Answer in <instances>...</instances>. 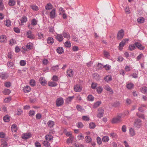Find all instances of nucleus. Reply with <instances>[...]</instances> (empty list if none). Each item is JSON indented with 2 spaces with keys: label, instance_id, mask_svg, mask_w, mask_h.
I'll return each mask as SVG.
<instances>
[{
  "label": "nucleus",
  "instance_id": "obj_1",
  "mask_svg": "<svg viewBox=\"0 0 147 147\" xmlns=\"http://www.w3.org/2000/svg\"><path fill=\"white\" fill-rule=\"evenodd\" d=\"M104 113V109L101 107L99 108L98 109L97 117L100 118H101L103 117Z\"/></svg>",
  "mask_w": 147,
  "mask_h": 147
},
{
  "label": "nucleus",
  "instance_id": "obj_2",
  "mask_svg": "<svg viewBox=\"0 0 147 147\" xmlns=\"http://www.w3.org/2000/svg\"><path fill=\"white\" fill-rule=\"evenodd\" d=\"M142 125V121L140 119H138L135 120L134 126L135 127L139 128Z\"/></svg>",
  "mask_w": 147,
  "mask_h": 147
},
{
  "label": "nucleus",
  "instance_id": "obj_3",
  "mask_svg": "<svg viewBox=\"0 0 147 147\" xmlns=\"http://www.w3.org/2000/svg\"><path fill=\"white\" fill-rule=\"evenodd\" d=\"M64 100L62 97H60L57 99L56 100V105L57 107H59L63 104Z\"/></svg>",
  "mask_w": 147,
  "mask_h": 147
},
{
  "label": "nucleus",
  "instance_id": "obj_4",
  "mask_svg": "<svg viewBox=\"0 0 147 147\" xmlns=\"http://www.w3.org/2000/svg\"><path fill=\"white\" fill-rule=\"evenodd\" d=\"M129 39L125 38L120 43L119 45V49L120 50H121L123 49V47L127 42H128Z\"/></svg>",
  "mask_w": 147,
  "mask_h": 147
},
{
  "label": "nucleus",
  "instance_id": "obj_5",
  "mask_svg": "<svg viewBox=\"0 0 147 147\" xmlns=\"http://www.w3.org/2000/svg\"><path fill=\"white\" fill-rule=\"evenodd\" d=\"M121 121V117L118 116L112 119V122L113 123H116Z\"/></svg>",
  "mask_w": 147,
  "mask_h": 147
},
{
  "label": "nucleus",
  "instance_id": "obj_6",
  "mask_svg": "<svg viewBox=\"0 0 147 147\" xmlns=\"http://www.w3.org/2000/svg\"><path fill=\"white\" fill-rule=\"evenodd\" d=\"M124 35V31L123 30H121L118 32L117 34V38L120 40L123 37Z\"/></svg>",
  "mask_w": 147,
  "mask_h": 147
},
{
  "label": "nucleus",
  "instance_id": "obj_7",
  "mask_svg": "<svg viewBox=\"0 0 147 147\" xmlns=\"http://www.w3.org/2000/svg\"><path fill=\"white\" fill-rule=\"evenodd\" d=\"M20 20L21 22L19 23V24L20 26H22L24 25V23L27 21V18L26 16H23L21 18Z\"/></svg>",
  "mask_w": 147,
  "mask_h": 147
},
{
  "label": "nucleus",
  "instance_id": "obj_8",
  "mask_svg": "<svg viewBox=\"0 0 147 147\" xmlns=\"http://www.w3.org/2000/svg\"><path fill=\"white\" fill-rule=\"evenodd\" d=\"M135 45L140 50H143L145 48V47L142 45L139 42H135Z\"/></svg>",
  "mask_w": 147,
  "mask_h": 147
},
{
  "label": "nucleus",
  "instance_id": "obj_9",
  "mask_svg": "<svg viewBox=\"0 0 147 147\" xmlns=\"http://www.w3.org/2000/svg\"><path fill=\"white\" fill-rule=\"evenodd\" d=\"M32 136L31 134L29 133L24 134L22 136L23 139H26L30 138Z\"/></svg>",
  "mask_w": 147,
  "mask_h": 147
},
{
  "label": "nucleus",
  "instance_id": "obj_10",
  "mask_svg": "<svg viewBox=\"0 0 147 147\" xmlns=\"http://www.w3.org/2000/svg\"><path fill=\"white\" fill-rule=\"evenodd\" d=\"M74 91L77 92H80L82 89V88L80 85H75L74 87Z\"/></svg>",
  "mask_w": 147,
  "mask_h": 147
},
{
  "label": "nucleus",
  "instance_id": "obj_11",
  "mask_svg": "<svg viewBox=\"0 0 147 147\" xmlns=\"http://www.w3.org/2000/svg\"><path fill=\"white\" fill-rule=\"evenodd\" d=\"M62 36L68 40H69L70 38V36L67 32L63 31L62 33Z\"/></svg>",
  "mask_w": 147,
  "mask_h": 147
},
{
  "label": "nucleus",
  "instance_id": "obj_12",
  "mask_svg": "<svg viewBox=\"0 0 147 147\" xmlns=\"http://www.w3.org/2000/svg\"><path fill=\"white\" fill-rule=\"evenodd\" d=\"M55 38L59 42L62 41L63 39L62 35L59 34H57L55 35Z\"/></svg>",
  "mask_w": 147,
  "mask_h": 147
},
{
  "label": "nucleus",
  "instance_id": "obj_13",
  "mask_svg": "<svg viewBox=\"0 0 147 147\" xmlns=\"http://www.w3.org/2000/svg\"><path fill=\"white\" fill-rule=\"evenodd\" d=\"M74 73L72 69H69L67 70V76L69 77H72Z\"/></svg>",
  "mask_w": 147,
  "mask_h": 147
},
{
  "label": "nucleus",
  "instance_id": "obj_14",
  "mask_svg": "<svg viewBox=\"0 0 147 147\" xmlns=\"http://www.w3.org/2000/svg\"><path fill=\"white\" fill-rule=\"evenodd\" d=\"M50 18L51 19L54 18L56 16L55 10L53 9L51 11L50 14Z\"/></svg>",
  "mask_w": 147,
  "mask_h": 147
},
{
  "label": "nucleus",
  "instance_id": "obj_15",
  "mask_svg": "<svg viewBox=\"0 0 147 147\" xmlns=\"http://www.w3.org/2000/svg\"><path fill=\"white\" fill-rule=\"evenodd\" d=\"M32 32L29 30L27 32V37L28 38L30 39H33L35 38L34 35L32 34Z\"/></svg>",
  "mask_w": 147,
  "mask_h": 147
},
{
  "label": "nucleus",
  "instance_id": "obj_16",
  "mask_svg": "<svg viewBox=\"0 0 147 147\" xmlns=\"http://www.w3.org/2000/svg\"><path fill=\"white\" fill-rule=\"evenodd\" d=\"M6 40V37L5 35H2L0 36V42L1 43H4L5 42Z\"/></svg>",
  "mask_w": 147,
  "mask_h": 147
},
{
  "label": "nucleus",
  "instance_id": "obj_17",
  "mask_svg": "<svg viewBox=\"0 0 147 147\" xmlns=\"http://www.w3.org/2000/svg\"><path fill=\"white\" fill-rule=\"evenodd\" d=\"M59 69V65H58L55 66H52L51 67V70L53 72H57Z\"/></svg>",
  "mask_w": 147,
  "mask_h": 147
},
{
  "label": "nucleus",
  "instance_id": "obj_18",
  "mask_svg": "<svg viewBox=\"0 0 147 147\" xmlns=\"http://www.w3.org/2000/svg\"><path fill=\"white\" fill-rule=\"evenodd\" d=\"M129 134L131 136L133 137L136 135L135 130L132 128H130L129 129Z\"/></svg>",
  "mask_w": 147,
  "mask_h": 147
},
{
  "label": "nucleus",
  "instance_id": "obj_19",
  "mask_svg": "<svg viewBox=\"0 0 147 147\" xmlns=\"http://www.w3.org/2000/svg\"><path fill=\"white\" fill-rule=\"evenodd\" d=\"M47 124L48 127L50 128H52L55 125V123L53 121L49 120L47 122Z\"/></svg>",
  "mask_w": 147,
  "mask_h": 147
},
{
  "label": "nucleus",
  "instance_id": "obj_20",
  "mask_svg": "<svg viewBox=\"0 0 147 147\" xmlns=\"http://www.w3.org/2000/svg\"><path fill=\"white\" fill-rule=\"evenodd\" d=\"M23 90L24 92L28 93L31 90L30 87L29 86H26L24 87L23 88Z\"/></svg>",
  "mask_w": 147,
  "mask_h": 147
},
{
  "label": "nucleus",
  "instance_id": "obj_21",
  "mask_svg": "<svg viewBox=\"0 0 147 147\" xmlns=\"http://www.w3.org/2000/svg\"><path fill=\"white\" fill-rule=\"evenodd\" d=\"M74 96L68 97L66 99L65 102L67 103H69L74 99Z\"/></svg>",
  "mask_w": 147,
  "mask_h": 147
},
{
  "label": "nucleus",
  "instance_id": "obj_22",
  "mask_svg": "<svg viewBox=\"0 0 147 147\" xmlns=\"http://www.w3.org/2000/svg\"><path fill=\"white\" fill-rule=\"evenodd\" d=\"M26 47L27 49L30 50L32 49L33 47V44L32 43L29 42L26 45Z\"/></svg>",
  "mask_w": 147,
  "mask_h": 147
},
{
  "label": "nucleus",
  "instance_id": "obj_23",
  "mask_svg": "<svg viewBox=\"0 0 147 147\" xmlns=\"http://www.w3.org/2000/svg\"><path fill=\"white\" fill-rule=\"evenodd\" d=\"M7 77L8 76L7 74L3 73H0V78L2 79H6Z\"/></svg>",
  "mask_w": 147,
  "mask_h": 147
},
{
  "label": "nucleus",
  "instance_id": "obj_24",
  "mask_svg": "<svg viewBox=\"0 0 147 147\" xmlns=\"http://www.w3.org/2000/svg\"><path fill=\"white\" fill-rule=\"evenodd\" d=\"M11 128L12 132H16L17 130V125L15 124L12 125Z\"/></svg>",
  "mask_w": 147,
  "mask_h": 147
},
{
  "label": "nucleus",
  "instance_id": "obj_25",
  "mask_svg": "<svg viewBox=\"0 0 147 147\" xmlns=\"http://www.w3.org/2000/svg\"><path fill=\"white\" fill-rule=\"evenodd\" d=\"M104 80L107 82H108L112 80V77L110 76H107L105 77L104 78Z\"/></svg>",
  "mask_w": 147,
  "mask_h": 147
},
{
  "label": "nucleus",
  "instance_id": "obj_26",
  "mask_svg": "<svg viewBox=\"0 0 147 147\" xmlns=\"http://www.w3.org/2000/svg\"><path fill=\"white\" fill-rule=\"evenodd\" d=\"M39 81L41 84L43 86L45 85L46 84V81L43 77H41L40 78Z\"/></svg>",
  "mask_w": 147,
  "mask_h": 147
},
{
  "label": "nucleus",
  "instance_id": "obj_27",
  "mask_svg": "<svg viewBox=\"0 0 147 147\" xmlns=\"http://www.w3.org/2000/svg\"><path fill=\"white\" fill-rule=\"evenodd\" d=\"M38 21L35 18L32 19L30 22L31 25L32 26H34L36 25L37 24Z\"/></svg>",
  "mask_w": 147,
  "mask_h": 147
},
{
  "label": "nucleus",
  "instance_id": "obj_28",
  "mask_svg": "<svg viewBox=\"0 0 147 147\" xmlns=\"http://www.w3.org/2000/svg\"><path fill=\"white\" fill-rule=\"evenodd\" d=\"M85 141L86 143H89L92 141V139L90 136H87L85 137Z\"/></svg>",
  "mask_w": 147,
  "mask_h": 147
},
{
  "label": "nucleus",
  "instance_id": "obj_29",
  "mask_svg": "<svg viewBox=\"0 0 147 147\" xmlns=\"http://www.w3.org/2000/svg\"><path fill=\"white\" fill-rule=\"evenodd\" d=\"M63 51V49L62 47H58L57 49V52L59 54H61Z\"/></svg>",
  "mask_w": 147,
  "mask_h": 147
},
{
  "label": "nucleus",
  "instance_id": "obj_30",
  "mask_svg": "<svg viewBox=\"0 0 147 147\" xmlns=\"http://www.w3.org/2000/svg\"><path fill=\"white\" fill-rule=\"evenodd\" d=\"M101 101H98L95 102L93 106V107L95 109L98 107L101 104Z\"/></svg>",
  "mask_w": 147,
  "mask_h": 147
},
{
  "label": "nucleus",
  "instance_id": "obj_31",
  "mask_svg": "<svg viewBox=\"0 0 147 147\" xmlns=\"http://www.w3.org/2000/svg\"><path fill=\"white\" fill-rule=\"evenodd\" d=\"M45 9L47 10H50L53 8V6L50 3H48L45 7Z\"/></svg>",
  "mask_w": 147,
  "mask_h": 147
},
{
  "label": "nucleus",
  "instance_id": "obj_32",
  "mask_svg": "<svg viewBox=\"0 0 147 147\" xmlns=\"http://www.w3.org/2000/svg\"><path fill=\"white\" fill-rule=\"evenodd\" d=\"M136 46L134 44L130 45L128 47L129 50L131 51L135 50L136 49Z\"/></svg>",
  "mask_w": 147,
  "mask_h": 147
},
{
  "label": "nucleus",
  "instance_id": "obj_33",
  "mask_svg": "<svg viewBox=\"0 0 147 147\" xmlns=\"http://www.w3.org/2000/svg\"><path fill=\"white\" fill-rule=\"evenodd\" d=\"M96 91L97 93L99 94L101 93L103 90V88L101 86H99L96 88Z\"/></svg>",
  "mask_w": 147,
  "mask_h": 147
},
{
  "label": "nucleus",
  "instance_id": "obj_34",
  "mask_svg": "<svg viewBox=\"0 0 147 147\" xmlns=\"http://www.w3.org/2000/svg\"><path fill=\"white\" fill-rule=\"evenodd\" d=\"M3 119L5 122H9L10 120V117L8 115H6L3 117Z\"/></svg>",
  "mask_w": 147,
  "mask_h": 147
},
{
  "label": "nucleus",
  "instance_id": "obj_35",
  "mask_svg": "<svg viewBox=\"0 0 147 147\" xmlns=\"http://www.w3.org/2000/svg\"><path fill=\"white\" fill-rule=\"evenodd\" d=\"M16 2L14 0H9L8 1V5L10 6H13L16 4Z\"/></svg>",
  "mask_w": 147,
  "mask_h": 147
},
{
  "label": "nucleus",
  "instance_id": "obj_36",
  "mask_svg": "<svg viewBox=\"0 0 147 147\" xmlns=\"http://www.w3.org/2000/svg\"><path fill=\"white\" fill-rule=\"evenodd\" d=\"M140 90L141 92L144 94L146 93L147 92V88L146 87H141Z\"/></svg>",
  "mask_w": 147,
  "mask_h": 147
},
{
  "label": "nucleus",
  "instance_id": "obj_37",
  "mask_svg": "<svg viewBox=\"0 0 147 147\" xmlns=\"http://www.w3.org/2000/svg\"><path fill=\"white\" fill-rule=\"evenodd\" d=\"M4 24L7 27H9L11 25V22L9 20H6L4 22Z\"/></svg>",
  "mask_w": 147,
  "mask_h": 147
},
{
  "label": "nucleus",
  "instance_id": "obj_38",
  "mask_svg": "<svg viewBox=\"0 0 147 147\" xmlns=\"http://www.w3.org/2000/svg\"><path fill=\"white\" fill-rule=\"evenodd\" d=\"M11 92V90L8 89H5L3 92V93L5 95H9L10 94Z\"/></svg>",
  "mask_w": 147,
  "mask_h": 147
},
{
  "label": "nucleus",
  "instance_id": "obj_39",
  "mask_svg": "<svg viewBox=\"0 0 147 147\" xmlns=\"http://www.w3.org/2000/svg\"><path fill=\"white\" fill-rule=\"evenodd\" d=\"M84 138V136L81 133L80 134L77 136V138L78 140H83Z\"/></svg>",
  "mask_w": 147,
  "mask_h": 147
},
{
  "label": "nucleus",
  "instance_id": "obj_40",
  "mask_svg": "<svg viewBox=\"0 0 147 147\" xmlns=\"http://www.w3.org/2000/svg\"><path fill=\"white\" fill-rule=\"evenodd\" d=\"M109 140V137L107 136H104L102 139V141L105 142H107Z\"/></svg>",
  "mask_w": 147,
  "mask_h": 147
},
{
  "label": "nucleus",
  "instance_id": "obj_41",
  "mask_svg": "<svg viewBox=\"0 0 147 147\" xmlns=\"http://www.w3.org/2000/svg\"><path fill=\"white\" fill-rule=\"evenodd\" d=\"M104 89L107 91L112 92L113 90L108 85H106L104 87Z\"/></svg>",
  "mask_w": 147,
  "mask_h": 147
},
{
  "label": "nucleus",
  "instance_id": "obj_42",
  "mask_svg": "<svg viewBox=\"0 0 147 147\" xmlns=\"http://www.w3.org/2000/svg\"><path fill=\"white\" fill-rule=\"evenodd\" d=\"M48 85L50 86L55 87L57 86V84L54 82H51L48 83Z\"/></svg>",
  "mask_w": 147,
  "mask_h": 147
},
{
  "label": "nucleus",
  "instance_id": "obj_43",
  "mask_svg": "<svg viewBox=\"0 0 147 147\" xmlns=\"http://www.w3.org/2000/svg\"><path fill=\"white\" fill-rule=\"evenodd\" d=\"M47 42L48 44L52 45L54 42L53 39V38L49 37L48 38Z\"/></svg>",
  "mask_w": 147,
  "mask_h": 147
},
{
  "label": "nucleus",
  "instance_id": "obj_44",
  "mask_svg": "<svg viewBox=\"0 0 147 147\" xmlns=\"http://www.w3.org/2000/svg\"><path fill=\"white\" fill-rule=\"evenodd\" d=\"M53 136L51 135H48L45 136L46 139L48 141H50L53 138Z\"/></svg>",
  "mask_w": 147,
  "mask_h": 147
},
{
  "label": "nucleus",
  "instance_id": "obj_45",
  "mask_svg": "<svg viewBox=\"0 0 147 147\" xmlns=\"http://www.w3.org/2000/svg\"><path fill=\"white\" fill-rule=\"evenodd\" d=\"M65 46L68 48L70 47L71 46V44L69 41L65 42L64 44Z\"/></svg>",
  "mask_w": 147,
  "mask_h": 147
},
{
  "label": "nucleus",
  "instance_id": "obj_46",
  "mask_svg": "<svg viewBox=\"0 0 147 147\" xmlns=\"http://www.w3.org/2000/svg\"><path fill=\"white\" fill-rule=\"evenodd\" d=\"M43 144L46 147H50V143L48 142L47 140L43 141Z\"/></svg>",
  "mask_w": 147,
  "mask_h": 147
},
{
  "label": "nucleus",
  "instance_id": "obj_47",
  "mask_svg": "<svg viewBox=\"0 0 147 147\" xmlns=\"http://www.w3.org/2000/svg\"><path fill=\"white\" fill-rule=\"evenodd\" d=\"M87 98L88 100L90 101H92L94 100V97L91 95H88Z\"/></svg>",
  "mask_w": 147,
  "mask_h": 147
},
{
  "label": "nucleus",
  "instance_id": "obj_48",
  "mask_svg": "<svg viewBox=\"0 0 147 147\" xmlns=\"http://www.w3.org/2000/svg\"><path fill=\"white\" fill-rule=\"evenodd\" d=\"M3 0H0V10H2L4 8V6L3 3Z\"/></svg>",
  "mask_w": 147,
  "mask_h": 147
},
{
  "label": "nucleus",
  "instance_id": "obj_49",
  "mask_svg": "<svg viewBox=\"0 0 147 147\" xmlns=\"http://www.w3.org/2000/svg\"><path fill=\"white\" fill-rule=\"evenodd\" d=\"M89 126L90 129H93L95 127L96 125L94 123L92 122L89 124Z\"/></svg>",
  "mask_w": 147,
  "mask_h": 147
},
{
  "label": "nucleus",
  "instance_id": "obj_50",
  "mask_svg": "<svg viewBox=\"0 0 147 147\" xmlns=\"http://www.w3.org/2000/svg\"><path fill=\"white\" fill-rule=\"evenodd\" d=\"M31 8L34 10L37 11L38 9V7L35 5H32L31 6Z\"/></svg>",
  "mask_w": 147,
  "mask_h": 147
},
{
  "label": "nucleus",
  "instance_id": "obj_51",
  "mask_svg": "<svg viewBox=\"0 0 147 147\" xmlns=\"http://www.w3.org/2000/svg\"><path fill=\"white\" fill-rule=\"evenodd\" d=\"M134 86V85L131 83L128 84L127 85V87L128 89H131Z\"/></svg>",
  "mask_w": 147,
  "mask_h": 147
},
{
  "label": "nucleus",
  "instance_id": "obj_52",
  "mask_svg": "<svg viewBox=\"0 0 147 147\" xmlns=\"http://www.w3.org/2000/svg\"><path fill=\"white\" fill-rule=\"evenodd\" d=\"M136 115L139 118H142L143 119H145L144 115L143 114H140L138 113H136Z\"/></svg>",
  "mask_w": 147,
  "mask_h": 147
},
{
  "label": "nucleus",
  "instance_id": "obj_53",
  "mask_svg": "<svg viewBox=\"0 0 147 147\" xmlns=\"http://www.w3.org/2000/svg\"><path fill=\"white\" fill-rule=\"evenodd\" d=\"M38 38L39 39H42L44 37V35L42 33L40 32L38 34Z\"/></svg>",
  "mask_w": 147,
  "mask_h": 147
},
{
  "label": "nucleus",
  "instance_id": "obj_54",
  "mask_svg": "<svg viewBox=\"0 0 147 147\" xmlns=\"http://www.w3.org/2000/svg\"><path fill=\"white\" fill-rule=\"evenodd\" d=\"M137 21L138 22L140 23H142L144 22V19L142 17H140L137 19Z\"/></svg>",
  "mask_w": 147,
  "mask_h": 147
},
{
  "label": "nucleus",
  "instance_id": "obj_55",
  "mask_svg": "<svg viewBox=\"0 0 147 147\" xmlns=\"http://www.w3.org/2000/svg\"><path fill=\"white\" fill-rule=\"evenodd\" d=\"M16 43V40L13 39H12L9 40V44L10 45H12L15 44Z\"/></svg>",
  "mask_w": 147,
  "mask_h": 147
},
{
  "label": "nucleus",
  "instance_id": "obj_56",
  "mask_svg": "<svg viewBox=\"0 0 147 147\" xmlns=\"http://www.w3.org/2000/svg\"><path fill=\"white\" fill-rule=\"evenodd\" d=\"M77 126L78 128H82L83 127L84 125L82 123L80 122L77 124Z\"/></svg>",
  "mask_w": 147,
  "mask_h": 147
},
{
  "label": "nucleus",
  "instance_id": "obj_57",
  "mask_svg": "<svg viewBox=\"0 0 147 147\" xmlns=\"http://www.w3.org/2000/svg\"><path fill=\"white\" fill-rule=\"evenodd\" d=\"M82 119L84 121H88L90 120L89 117L87 116H84L82 117Z\"/></svg>",
  "mask_w": 147,
  "mask_h": 147
},
{
  "label": "nucleus",
  "instance_id": "obj_58",
  "mask_svg": "<svg viewBox=\"0 0 147 147\" xmlns=\"http://www.w3.org/2000/svg\"><path fill=\"white\" fill-rule=\"evenodd\" d=\"M30 83V85L32 86H33L35 85V82L33 80H31Z\"/></svg>",
  "mask_w": 147,
  "mask_h": 147
},
{
  "label": "nucleus",
  "instance_id": "obj_59",
  "mask_svg": "<svg viewBox=\"0 0 147 147\" xmlns=\"http://www.w3.org/2000/svg\"><path fill=\"white\" fill-rule=\"evenodd\" d=\"M59 14L61 15L63 13H65V11L64 10L62 7H60L59 9Z\"/></svg>",
  "mask_w": 147,
  "mask_h": 147
},
{
  "label": "nucleus",
  "instance_id": "obj_60",
  "mask_svg": "<svg viewBox=\"0 0 147 147\" xmlns=\"http://www.w3.org/2000/svg\"><path fill=\"white\" fill-rule=\"evenodd\" d=\"M20 63L21 65L24 66L26 65V63L25 61L22 60L20 61Z\"/></svg>",
  "mask_w": 147,
  "mask_h": 147
},
{
  "label": "nucleus",
  "instance_id": "obj_61",
  "mask_svg": "<svg viewBox=\"0 0 147 147\" xmlns=\"http://www.w3.org/2000/svg\"><path fill=\"white\" fill-rule=\"evenodd\" d=\"M14 31L17 33H20V30L18 27H15L13 28Z\"/></svg>",
  "mask_w": 147,
  "mask_h": 147
},
{
  "label": "nucleus",
  "instance_id": "obj_62",
  "mask_svg": "<svg viewBox=\"0 0 147 147\" xmlns=\"http://www.w3.org/2000/svg\"><path fill=\"white\" fill-rule=\"evenodd\" d=\"M0 147H7V143L6 142H3L1 145Z\"/></svg>",
  "mask_w": 147,
  "mask_h": 147
},
{
  "label": "nucleus",
  "instance_id": "obj_63",
  "mask_svg": "<svg viewBox=\"0 0 147 147\" xmlns=\"http://www.w3.org/2000/svg\"><path fill=\"white\" fill-rule=\"evenodd\" d=\"M111 66L109 65H104L103 67L105 68L107 70H109L110 69Z\"/></svg>",
  "mask_w": 147,
  "mask_h": 147
},
{
  "label": "nucleus",
  "instance_id": "obj_64",
  "mask_svg": "<svg viewBox=\"0 0 147 147\" xmlns=\"http://www.w3.org/2000/svg\"><path fill=\"white\" fill-rule=\"evenodd\" d=\"M97 86V84L96 83H92L91 84V87L93 89H95Z\"/></svg>",
  "mask_w": 147,
  "mask_h": 147
}]
</instances>
